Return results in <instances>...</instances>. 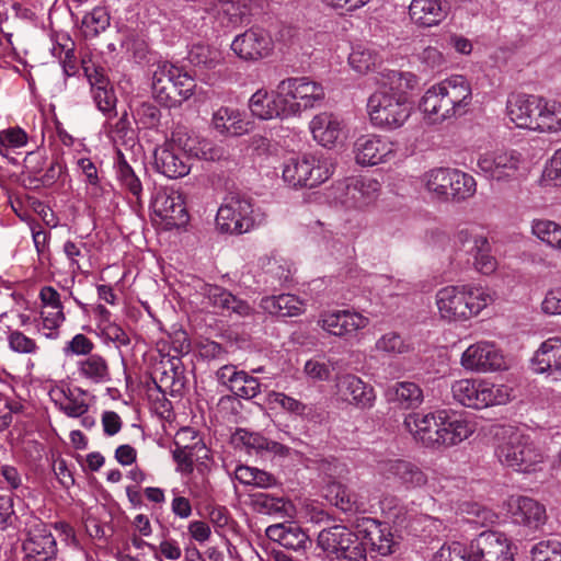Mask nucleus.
Listing matches in <instances>:
<instances>
[{"instance_id": "nucleus-51", "label": "nucleus", "mask_w": 561, "mask_h": 561, "mask_svg": "<svg viewBox=\"0 0 561 561\" xmlns=\"http://www.w3.org/2000/svg\"><path fill=\"white\" fill-rule=\"evenodd\" d=\"M82 25L87 36H98L110 25V14L104 7H95L87 13L82 20Z\"/></svg>"}, {"instance_id": "nucleus-55", "label": "nucleus", "mask_w": 561, "mask_h": 561, "mask_svg": "<svg viewBox=\"0 0 561 561\" xmlns=\"http://www.w3.org/2000/svg\"><path fill=\"white\" fill-rule=\"evenodd\" d=\"M230 391L239 398L252 399L261 392V387L256 378L241 370L231 385Z\"/></svg>"}, {"instance_id": "nucleus-39", "label": "nucleus", "mask_w": 561, "mask_h": 561, "mask_svg": "<svg viewBox=\"0 0 561 561\" xmlns=\"http://www.w3.org/2000/svg\"><path fill=\"white\" fill-rule=\"evenodd\" d=\"M535 130L539 133L561 131V103L556 100L540 99Z\"/></svg>"}, {"instance_id": "nucleus-57", "label": "nucleus", "mask_w": 561, "mask_h": 561, "mask_svg": "<svg viewBox=\"0 0 561 561\" xmlns=\"http://www.w3.org/2000/svg\"><path fill=\"white\" fill-rule=\"evenodd\" d=\"M380 508L394 523L403 524L410 518L407 506L396 495H385L380 501Z\"/></svg>"}, {"instance_id": "nucleus-28", "label": "nucleus", "mask_w": 561, "mask_h": 561, "mask_svg": "<svg viewBox=\"0 0 561 561\" xmlns=\"http://www.w3.org/2000/svg\"><path fill=\"white\" fill-rule=\"evenodd\" d=\"M49 394L58 410L68 417L77 419L89 411L88 391L82 388L58 387L53 389Z\"/></svg>"}, {"instance_id": "nucleus-42", "label": "nucleus", "mask_w": 561, "mask_h": 561, "mask_svg": "<svg viewBox=\"0 0 561 561\" xmlns=\"http://www.w3.org/2000/svg\"><path fill=\"white\" fill-rule=\"evenodd\" d=\"M251 505L254 511L266 515H289L291 504L283 497L259 492L251 495Z\"/></svg>"}, {"instance_id": "nucleus-1", "label": "nucleus", "mask_w": 561, "mask_h": 561, "mask_svg": "<svg viewBox=\"0 0 561 561\" xmlns=\"http://www.w3.org/2000/svg\"><path fill=\"white\" fill-rule=\"evenodd\" d=\"M390 87H382L373 93L367 102L370 124L381 130L391 131L402 127L412 113L407 90L417 84V78L410 72L391 71Z\"/></svg>"}, {"instance_id": "nucleus-31", "label": "nucleus", "mask_w": 561, "mask_h": 561, "mask_svg": "<svg viewBox=\"0 0 561 561\" xmlns=\"http://www.w3.org/2000/svg\"><path fill=\"white\" fill-rule=\"evenodd\" d=\"M531 363L535 371H549L556 375V378H561V340L551 337L542 342Z\"/></svg>"}, {"instance_id": "nucleus-18", "label": "nucleus", "mask_w": 561, "mask_h": 561, "mask_svg": "<svg viewBox=\"0 0 561 561\" xmlns=\"http://www.w3.org/2000/svg\"><path fill=\"white\" fill-rule=\"evenodd\" d=\"M476 561H513L511 540L500 531L486 530L472 540Z\"/></svg>"}, {"instance_id": "nucleus-45", "label": "nucleus", "mask_w": 561, "mask_h": 561, "mask_svg": "<svg viewBox=\"0 0 561 561\" xmlns=\"http://www.w3.org/2000/svg\"><path fill=\"white\" fill-rule=\"evenodd\" d=\"M531 233L553 250L561 252V225L548 219H534Z\"/></svg>"}, {"instance_id": "nucleus-15", "label": "nucleus", "mask_w": 561, "mask_h": 561, "mask_svg": "<svg viewBox=\"0 0 561 561\" xmlns=\"http://www.w3.org/2000/svg\"><path fill=\"white\" fill-rule=\"evenodd\" d=\"M231 49L243 60L257 61L273 53L274 42L265 30L252 27L234 37Z\"/></svg>"}, {"instance_id": "nucleus-56", "label": "nucleus", "mask_w": 561, "mask_h": 561, "mask_svg": "<svg viewBox=\"0 0 561 561\" xmlns=\"http://www.w3.org/2000/svg\"><path fill=\"white\" fill-rule=\"evenodd\" d=\"M273 96L280 119L296 116L301 112L300 102L291 99V93L287 95L282 91V81L277 84Z\"/></svg>"}, {"instance_id": "nucleus-40", "label": "nucleus", "mask_w": 561, "mask_h": 561, "mask_svg": "<svg viewBox=\"0 0 561 561\" xmlns=\"http://www.w3.org/2000/svg\"><path fill=\"white\" fill-rule=\"evenodd\" d=\"M390 399L399 404L402 409H416L423 400V390L421 387L411 381H401L394 383L389 390Z\"/></svg>"}, {"instance_id": "nucleus-20", "label": "nucleus", "mask_w": 561, "mask_h": 561, "mask_svg": "<svg viewBox=\"0 0 561 561\" xmlns=\"http://www.w3.org/2000/svg\"><path fill=\"white\" fill-rule=\"evenodd\" d=\"M507 512L514 524L530 531L540 529L547 522L545 505L528 496H511L507 501Z\"/></svg>"}, {"instance_id": "nucleus-17", "label": "nucleus", "mask_w": 561, "mask_h": 561, "mask_svg": "<svg viewBox=\"0 0 561 561\" xmlns=\"http://www.w3.org/2000/svg\"><path fill=\"white\" fill-rule=\"evenodd\" d=\"M341 203L348 208H363L376 201L380 183L370 176H352L339 185Z\"/></svg>"}, {"instance_id": "nucleus-10", "label": "nucleus", "mask_w": 561, "mask_h": 561, "mask_svg": "<svg viewBox=\"0 0 561 561\" xmlns=\"http://www.w3.org/2000/svg\"><path fill=\"white\" fill-rule=\"evenodd\" d=\"M25 539L23 551L26 561H58V548L49 526L38 517L27 514L21 520Z\"/></svg>"}, {"instance_id": "nucleus-29", "label": "nucleus", "mask_w": 561, "mask_h": 561, "mask_svg": "<svg viewBox=\"0 0 561 561\" xmlns=\"http://www.w3.org/2000/svg\"><path fill=\"white\" fill-rule=\"evenodd\" d=\"M282 91L291 93V99L300 102L301 110L312 107L324 98L323 88L307 77L287 78L282 80Z\"/></svg>"}, {"instance_id": "nucleus-52", "label": "nucleus", "mask_w": 561, "mask_h": 561, "mask_svg": "<svg viewBox=\"0 0 561 561\" xmlns=\"http://www.w3.org/2000/svg\"><path fill=\"white\" fill-rule=\"evenodd\" d=\"M65 320L64 310H42L41 322L37 324V330L46 339L55 340L59 336L58 330Z\"/></svg>"}, {"instance_id": "nucleus-16", "label": "nucleus", "mask_w": 561, "mask_h": 561, "mask_svg": "<svg viewBox=\"0 0 561 561\" xmlns=\"http://www.w3.org/2000/svg\"><path fill=\"white\" fill-rule=\"evenodd\" d=\"M319 324L332 335L352 339L356 336L359 330L365 329L369 324V319L350 309L333 310L323 312L320 316Z\"/></svg>"}, {"instance_id": "nucleus-49", "label": "nucleus", "mask_w": 561, "mask_h": 561, "mask_svg": "<svg viewBox=\"0 0 561 561\" xmlns=\"http://www.w3.org/2000/svg\"><path fill=\"white\" fill-rule=\"evenodd\" d=\"M434 561H476L472 542L469 548L458 541L445 543L434 556Z\"/></svg>"}, {"instance_id": "nucleus-7", "label": "nucleus", "mask_w": 561, "mask_h": 561, "mask_svg": "<svg viewBox=\"0 0 561 561\" xmlns=\"http://www.w3.org/2000/svg\"><path fill=\"white\" fill-rule=\"evenodd\" d=\"M524 164L519 151L504 147L486 150L477 160V167L485 179L501 183L519 180L524 175Z\"/></svg>"}, {"instance_id": "nucleus-60", "label": "nucleus", "mask_w": 561, "mask_h": 561, "mask_svg": "<svg viewBox=\"0 0 561 561\" xmlns=\"http://www.w3.org/2000/svg\"><path fill=\"white\" fill-rule=\"evenodd\" d=\"M560 553L561 542L557 540H542L530 550L533 561H557Z\"/></svg>"}, {"instance_id": "nucleus-50", "label": "nucleus", "mask_w": 561, "mask_h": 561, "mask_svg": "<svg viewBox=\"0 0 561 561\" xmlns=\"http://www.w3.org/2000/svg\"><path fill=\"white\" fill-rule=\"evenodd\" d=\"M469 254L472 256L473 266L479 273L483 275H491L496 271L497 261L491 253V244L489 240H486L481 247L473 249V251H469Z\"/></svg>"}, {"instance_id": "nucleus-13", "label": "nucleus", "mask_w": 561, "mask_h": 561, "mask_svg": "<svg viewBox=\"0 0 561 561\" xmlns=\"http://www.w3.org/2000/svg\"><path fill=\"white\" fill-rule=\"evenodd\" d=\"M352 151L357 164L373 167L391 161L396 157L397 144L386 136L367 134L355 139Z\"/></svg>"}, {"instance_id": "nucleus-36", "label": "nucleus", "mask_w": 561, "mask_h": 561, "mask_svg": "<svg viewBox=\"0 0 561 561\" xmlns=\"http://www.w3.org/2000/svg\"><path fill=\"white\" fill-rule=\"evenodd\" d=\"M260 307L272 316L283 318L296 317L305 310L304 301L290 294L263 297Z\"/></svg>"}, {"instance_id": "nucleus-64", "label": "nucleus", "mask_w": 561, "mask_h": 561, "mask_svg": "<svg viewBox=\"0 0 561 561\" xmlns=\"http://www.w3.org/2000/svg\"><path fill=\"white\" fill-rule=\"evenodd\" d=\"M172 136L173 144H175L182 150L188 160L192 157L198 159L202 138L198 136H191L180 130L173 133Z\"/></svg>"}, {"instance_id": "nucleus-6", "label": "nucleus", "mask_w": 561, "mask_h": 561, "mask_svg": "<svg viewBox=\"0 0 561 561\" xmlns=\"http://www.w3.org/2000/svg\"><path fill=\"white\" fill-rule=\"evenodd\" d=\"M511 392L508 386L482 379H460L451 385L453 398L461 405L477 410L506 404Z\"/></svg>"}, {"instance_id": "nucleus-4", "label": "nucleus", "mask_w": 561, "mask_h": 561, "mask_svg": "<svg viewBox=\"0 0 561 561\" xmlns=\"http://www.w3.org/2000/svg\"><path fill=\"white\" fill-rule=\"evenodd\" d=\"M196 87L194 78L180 67L159 61L153 65L151 90L153 98L164 106L172 107L190 99Z\"/></svg>"}, {"instance_id": "nucleus-62", "label": "nucleus", "mask_w": 561, "mask_h": 561, "mask_svg": "<svg viewBox=\"0 0 561 561\" xmlns=\"http://www.w3.org/2000/svg\"><path fill=\"white\" fill-rule=\"evenodd\" d=\"M302 36L304 31L294 22L280 23L277 32L275 33L276 42L288 47L300 45Z\"/></svg>"}, {"instance_id": "nucleus-23", "label": "nucleus", "mask_w": 561, "mask_h": 561, "mask_svg": "<svg viewBox=\"0 0 561 561\" xmlns=\"http://www.w3.org/2000/svg\"><path fill=\"white\" fill-rule=\"evenodd\" d=\"M437 417L439 427L436 448L458 445L474 432V426L469 421L446 410H438Z\"/></svg>"}, {"instance_id": "nucleus-2", "label": "nucleus", "mask_w": 561, "mask_h": 561, "mask_svg": "<svg viewBox=\"0 0 561 561\" xmlns=\"http://www.w3.org/2000/svg\"><path fill=\"white\" fill-rule=\"evenodd\" d=\"M471 100L469 81L462 76H453L427 89L420 107L434 123H440L463 115Z\"/></svg>"}, {"instance_id": "nucleus-19", "label": "nucleus", "mask_w": 561, "mask_h": 561, "mask_svg": "<svg viewBox=\"0 0 561 561\" xmlns=\"http://www.w3.org/2000/svg\"><path fill=\"white\" fill-rule=\"evenodd\" d=\"M151 208L169 227H182L188 221L184 198L179 191L159 190L153 196Z\"/></svg>"}, {"instance_id": "nucleus-44", "label": "nucleus", "mask_w": 561, "mask_h": 561, "mask_svg": "<svg viewBox=\"0 0 561 561\" xmlns=\"http://www.w3.org/2000/svg\"><path fill=\"white\" fill-rule=\"evenodd\" d=\"M380 60L379 54L367 44L355 45L348 56L350 66L358 73L370 71Z\"/></svg>"}, {"instance_id": "nucleus-11", "label": "nucleus", "mask_w": 561, "mask_h": 561, "mask_svg": "<svg viewBox=\"0 0 561 561\" xmlns=\"http://www.w3.org/2000/svg\"><path fill=\"white\" fill-rule=\"evenodd\" d=\"M216 224L221 232H249L256 225L251 199L240 194L228 195L217 211Z\"/></svg>"}, {"instance_id": "nucleus-27", "label": "nucleus", "mask_w": 561, "mask_h": 561, "mask_svg": "<svg viewBox=\"0 0 561 561\" xmlns=\"http://www.w3.org/2000/svg\"><path fill=\"white\" fill-rule=\"evenodd\" d=\"M335 387L344 401L363 409L370 408L376 399L374 388L352 374L339 376Z\"/></svg>"}, {"instance_id": "nucleus-34", "label": "nucleus", "mask_w": 561, "mask_h": 561, "mask_svg": "<svg viewBox=\"0 0 561 561\" xmlns=\"http://www.w3.org/2000/svg\"><path fill=\"white\" fill-rule=\"evenodd\" d=\"M265 533L271 540L278 542L287 549H302L308 541L307 534L295 522L271 525L266 528Z\"/></svg>"}, {"instance_id": "nucleus-35", "label": "nucleus", "mask_w": 561, "mask_h": 561, "mask_svg": "<svg viewBox=\"0 0 561 561\" xmlns=\"http://www.w3.org/2000/svg\"><path fill=\"white\" fill-rule=\"evenodd\" d=\"M409 13L420 26L431 27L439 24L447 15L442 0H412Z\"/></svg>"}, {"instance_id": "nucleus-25", "label": "nucleus", "mask_w": 561, "mask_h": 561, "mask_svg": "<svg viewBox=\"0 0 561 561\" xmlns=\"http://www.w3.org/2000/svg\"><path fill=\"white\" fill-rule=\"evenodd\" d=\"M313 139L323 147L332 148L346 136L343 119L332 113H320L309 123Z\"/></svg>"}, {"instance_id": "nucleus-43", "label": "nucleus", "mask_w": 561, "mask_h": 561, "mask_svg": "<svg viewBox=\"0 0 561 561\" xmlns=\"http://www.w3.org/2000/svg\"><path fill=\"white\" fill-rule=\"evenodd\" d=\"M448 191V199L461 202L473 196L477 191V182L471 174L453 169Z\"/></svg>"}, {"instance_id": "nucleus-58", "label": "nucleus", "mask_w": 561, "mask_h": 561, "mask_svg": "<svg viewBox=\"0 0 561 561\" xmlns=\"http://www.w3.org/2000/svg\"><path fill=\"white\" fill-rule=\"evenodd\" d=\"M7 340L9 348L14 353L34 355L39 351L35 340L19 330H9Z\"/></svg>"}, {"instance_id": "nucleus-46", "label": "nucleus", "mask_w": 561, "mask_h": 561, "mask_svg": "<svg viewBox=\"0 0 561 561\" xmlns=\"http://www.w3.org/2000/svg\"><path fill=\"white\" fill-rule=\"evenodd\" d=\"M486 240V236L476 225L458 227L453 238L454 247L467 253L481 247Z\"/></svg>"}, {"instance_id": "nucleus-3", "label": "nucleus", "mask_w": 561, "mask_h": 561, "mask_svg": "<svg viewBox=\"0 0 561 561\" xmlns=\"http://www.w3.org/2000/svg\"><path fill=\"white\" fill-rule=\"evenodd\" d=\"M494 299L493 291L476 285L446 286L436 293L439 314L449 321H465L478 316Z\"/></svg>"}, {"instance_id": "nucleus-59", "label": "nucleus", "mask_w": 561, "mask_h": 561, "mask_svg": "<svg viewBox=\"0 0 561 561\" xmlns=\"http://www.w3.org/2000/svg\"><path fill=\"white\" fill-rule=\"evenodd\" d=\"M410 526L414 531L420 530L424 533V537L433 538L439 537V535L447 529V526L443 520L430 515H421L413 518Z\"/></svg>"}, {"instance_id": "nucleus-32", "label": "nucleus", "mask_w": 561, "mask_h": 561, "mask_svg": "<svg viewBox=\"0 0 561 561\" xmlns=\"http://www.w3.org/2000/svg\"><path fill=\"white\" fill-rule=\"evenodd\" d=\"M211 124L219 134L226 136H241L249 133L252 127L239 110L229 106H221L215 111Z\"/></svg>"}, {"instance_id": "nucleus-54", "label": "nucleus", "mask_w": 561, "mask_h": 561, "mask_svg": "<svg viewBox=\"0 0 561 561\" xmlns=\"http://www.w3.org/2000/svg\"><path fill=\"white\" fill-rule=\"evenodd\" d=\"M117 178L126 190L136 198H139L142 191L141 182L135 174L133 168L124 159L123 154H119L117 161Z\"/></svg>"}, {"instance_id": "nucleus-22", "label": "nucleus", "mask_w": 561, "mask_h": 561, "mask_svg": "<svg viewBox=\"0 0 561 561\" xmlns=\"http://www.w3.org/2000/svg\"><path fill=\"white\" fill-rule=\"evenodd\" d=\"M154 169L169 179H179L187 175L191 163L182 150L173 144V137L153 152Z\"/></svg>"}, {"instance_id": "nucleus-61", "label": "nucleus", "mask_w": 561, "mask_h": 561, "mask_svg": "<svg viewBox=\"0 0 561 561\" xmlns=\"http://www.w3.org/2000/svg\"><path fill=\"white\" fill-rule=\"evenodd\" d=\"M188 60L195 66L213 68L219 62V53L205 45H195L188 53Z\"/></svg>"}, {"instance_id": "nucleus-38", "label": "nucleus", "mask_w": 561, "mask_h": 561, "mask_svg": "<svg viewBox=\"0 0 561 561\" xmlns=\"http://www.w3.org/2000/svg\"><path fill=\"white\" fill-rule=\"evenodd\" d=\"M221 23L241 24L250 14L247 0H214L210 9Z\"/></svg>"}, {"instance_id": "nucleus-63", "label": "nucleus", "mask_w": 561, "mask_h": 561, "mask_svg": "<svg viewBox=\"0 0 561 561\" xmlns=\"http://www.w3.org/2000/svg\"><path fill=\"white\" fill-rule=\"evenodd\" d=\"M96 107L105 115L116 114V95L113 88H99L91 91Z\"/></svg>"}, {"instance_id": "nucleus-8", "label": "nucleus", "mask_w": 561, "mask_h": 561, "mask_svg": "<svg viewBox=\"0 0 561 561\" xmlns=\"http://www.w3.org/2000/svg\"><path fill=\"white\" fill-rule=\"evenodd\" d=\"M318 546L328 554L341 561H366L367 549L360 535L343 525L322 529L318 535Z\"/></svg>"}, {"instance_id": "nucleus-21", "label": "nucleus", "mask_w": 561, "mask_h": 561, "mask_svg": "<svg viewBox=\"0 0 561 561\" xmlns=\"http://www.w3.org/2000/svg\"><path fill=\"white\" fill-rule=\"evenodd\" d=\"M355 529L360 535L365 546H370L371 551L381 556H388L394 551L396 541L388 524L365 517L357 520Z\"/></svg>"}, {"instance_id": "nucleus-12", "label": "nucleus", "mask_w": 561, "mask_h": 561, "mask_svg": "<svg viewBox=\"0 0 561 561\" xmlns=\"http://www.w3.org/2000/svg\"><path fill=\"white\" fill-rule=\"evenodd\" d=\"M378 472L386 479L396 480L407 490L427 486L430 492L439 493L443 489L442 485H436L417 465L408 460H382L378 463Z\"/></svg>"}, {"instance_id": "nucleus-37", "label": "nucleus", "mask_w": 561, "mask_h": 561, "mask_svg": "<svg viewBox=\"0 0 561 561\" xmlns=\"http://www.w3.org/2000/svg\"><path fill=\"white\" fill-rule=\"evenodd\" d=\"M207 297L214 308L229 314L234 313L239 317H249L252 313L251 306L225 288L214 286L208 289Z\"/></svg>"}, {"instance_id": "nucleus-41", "label": "nucleus", "mask_w": 561, "mask_h": 561, "mask_svg": "<svg viewBox=\"0 0 561 561\" xmlns=\"http://www.w3.org/2000/svg\"><path fill=\"white\" fill-rule=\"evenodd\" d=\"M453 168H434L424 173L422 182L426 191L438 199L448 201Z\"/></svg>"}, {"instance_id": "nucleus-5", "label": "nucleus", "mask_w": 561, "mask_h": 561, "mask_svg": "<svg viewBox=\"0 0 561 561\" xmlns=\"http://www.w3.org/2000/svg\"><path fill=\"white\" fill-rule=\"evenodd\" d=\"M495 455L502 465L518 472H530L543 461V453L530 437L512 427L503 428Z\"/></svg>"}, {"instance_id": "nucleus-9", "label": "nucleus", "mask_w": 561, "mask_h": 561, "mask_svg": "<svg viewBox=\"0 0 561 561\" xmlns=\"http://www.w3.org/2000/svg\"><path fill=\"white\" fill-rule=\"evenodd\" d=\"M332 174L327 160L311 153L290 157L284 163L283 179L294 187H314Z\"/></svg>"}, {"instance_id": "nucleus-48", "label": "nucleus", "mask_w": 561, "mask_h": 561, "mask_svg": "<svg viewBox=\"0 0 561 561\" xmlns=\"http://www.w3.org/2000/svg\"><path fill=\"white\" fill-rule=\"evenodd\" d=\"M268 399L271 403L276 404L283 411L298 417H307L312 411L309 404L285 392L272 391Z\"/></svg>"}, {"instance_id": "nucleus-14", "label": "nucleus", "mask_w": 561, "mask_h": 561, "mask_svg": "<svg viewBox=\"0 0 561 561\" xmlns=\"http://www.w3.org/2000/svg\"><path fill=\"white\" fill-rule=\"evenodd\" d=\"M460 364L466 370L490 373L506 368L503 352L490 341H480L468 346L461 355Z\"/></svg>"}, {"instance_id": "nucleus-26", "label": "nucleus", "mask_w": 561, "mask_h": 561, "mask_svg": "<svg viewBox=\"0 0 561 561\" xmlns=\"http://www.w3.org/2000/svg\"><path fill=\"white\" fill-rule=\"evenodd\" d=\"M540 96L515 94L507 100L506 112L510 121L518 128L535 130Z\"/></svg>"}, {"instance_id": "nucleus-24", "label": "nucleus", "mask_w": 561, "mask_h": 561, "mask_svg": "<svg viewBox=\"0 0 561 561\" xmlns=\"http://www.w3.org/2000/svg\"><path fill=\"white\" fill-rule=\"evenodd\" d=\"M403 426L416 443L427 448H436L439 427L437 411L410 413L404 417Z\"/></svg>"}, {"instance_id": "nucleus-33", "label": "nucleus", "mask_w": 561, "mask_h": 561, "mask_svg": "<svg viewBox=\"0 0 561 561\" xmlns=\"http://www.w3.org/2000/svg\"><path fill=\"white\" fill-rule=\"evenodd\" d=\"M78 378L87 385H105L111 381L108 362L100 354H92L77 362Z\"/></svg>"}, {"instance_id": "nucleus-47", "label": "nucleus", "mask_w": 561, "mask_h": 561, "mask_svg": "<svg viewBox=\"0 0 561 561\" xmlns=\"http://www.w3.org/2000/svg\"><path fill=\"white\" fill-rule=\"evenodd\" d=\"M249 108L253 116L268 121L273 118H279V112H277L274 96H270L268 92L264 89L257 90L249 100Z\"/></svg>"}, {"instance_id": "nucleus-30", "label": "nucleus", "mask_w": 561, "mask_h": 561, "mask_svg": "<svg viewBox=\"0 0 561 561\" xmlns=\"http://www.w3.org/2000/svg\"><path fill=\"white\" fill-rule=\"evenodd\" d=\"M325 499L348 514L365 513L367 503L363 496L350 491L342 482L333 481L323 486Z\"/></svg>"}, {"instance_id": "nucleus-53", "label": "nucleus", "mask_w": 561, "mask_h": 561, "mask_svg": "<svg viewBox=\"0 0 561 561\" xmlns=\"http://www.w3.org/2000/svg\"><path fill=\"white\" fill-rule=\"evenodd\" d=\"M133 116L140 128H154L159 125L160 110L151 102H141L133 110Z\"/></svg>"}]
</instances>
